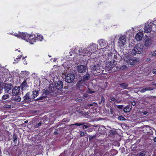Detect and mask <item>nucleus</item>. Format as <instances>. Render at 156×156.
<instances>
[{"label":"nucleus","mask_w":156,"mask_h":156,"mask_svg":"<svg viewBox=\"0 0 156 156\" xmlns=\"http://www.w3.org/2000/svg\"><path fill=\"white\" fill-rule=\"evenodd\" d=\"M28 122V121H27H27H25L24 122H25V123H27V122Z\"/></svg>","instance_id":"0e129e2a"},{"label":"nucleus","mask_w":156,"mask_h":156,"mask_svg":"<svg viewBox=\"0 0 156 156\" xmlns=\"http://www.w3.org/2000/svg\"><path fill=\"white\" fill-rule=\"evenodd\" d=\"M41 122H39L38 123L36 124L34 126V127L35 128H38L39 127L41 126Z\"/></svg>","instance_id":"e433bc0d"},{"label":"nucleus","mask_w":156,"mask_h":156,"mask_svg":"<svg viewBox=\"0 0 156 156\" xmlns=\"http://www.w3.org/2000/svg\"><path fill=\"white\" fill-rule=\"evenodd\" d=\"M84 133L82 131H80V136H84Z\"/></svg>","instance_id":"a18cd8bd"},{"label":"nucleus","mask_w":156,"mask_h":156,"mask_svg":"<svg viewBox=\"0 0 156 156\" xmlns=\"http://www.w3.org/2000/svg\"><path fill=\"white\" fill-rule=\"evenodd\" d=\"M142 113H143V115H147V111H144V112H142Z\"/></svg>","instance_id":"6e6d98bb"},{"label":"nucleus","mask_w":156,"mask_h":156,"mask_svg":"<svg viewBox=\"0 0 156 156\" xmlns=\"http://www.w3.org/2000/svg\"><path fill=\"white\" fill-rule=\"evenodd\" d=\"M55 88L53 85H50L47 90L43 91L42 94V97L45 98L47 97V95L49 94H53L55 93Z\"/></svg>","instance_id":"20e7f679"},{"label":"nucleus","mask_w":156,"mask_h":156,"mask_svg":"<svg viewBox=\"0 0 156 156\" xmlns=\"http://www.w3.org/2000/svg\"><path fill=\"white\" fill-rule=\"evenodd\" d=\"M87 92L88 93L90 94H92L94 92V91H92L90 90L87 91Z\"/></svg>","instance_id":"3c124183"},{"label":"nucleus","mask_w":156,"mask_h":156,"mask_svg":"<svg viewBox=\"0 0 156 156\" xmlns=\"http://www.w3.org/2000/svg\"><path fill=\"white\" fill-rule=\"evenodd\" d=\"M89 123H86L85 122H81L79 123H76L74 124H71L70 126H72L73 125H75L77 126H80L83 125V129H86L88 128L89 126H88V124Z\"/></svg>","instance_id":"9d476101"},{"label":"nucleus","mask_w":156,"mask_h":156,"mask_svg":"<svg viewBox=\"0 0 156 156\" xmlns=\"http://www.w3.org/2000/svg\"><path fill=\"white\" fill-rule=\"evenodd\" d=\"M118 43L121 47L125 45L126 44V36L123 35L120 37L119 39Z\"/></svg>","instance_id":"423d86ee"},{"label":"nucleus","mask_w":156,"mask_h":156,"mask_svg":"<svg viewBox=\"0 0 156 156\" xmlns=\"http://www.w3.org/2000/svg\"><path fill=\"white\" fill-rule=\"evenodd\" d=\"M127 67H126V66H125V65H124L123 66H122L121 68V69H126V68Z\"/></svg>","instance_id":"603ef678"},{"label":"nucleus","mask_w":156,"mask_h":156,"mask_svg":"<svg viewBox=\"0 0 156 156\" xmlns=\"http://www.w3.org/2000/svg\"><path fill=\"white\" fill-rule=\"evenodd\" d=\"M152 72L153 74H156V69H154L153 70Z\"/></svg>","instance_id":"864d4df0"},{"label":"nucleus","mask_w":156,"mask_h":156,"mask_svg":"<svg viewBox=\"0 0 156 156\" xmlns=\"http://www.w3.org/2000/svg\"><path fill=\"white\" fill-rule=\"evenodd\" d=\"M84 85L85 83L83 80L78 81L76 84L77 87H79V88H81V87L84 86Z\"/></svg>","instance_id":"5701e85b"},{"label":"nucleus","mask_w":156,"mask_h":156,"mask_svg":"<svg viewBox=\"0 0 156 156\" xmlns=\"http://www.w3.org/2000/svg\"><path fill=\"white\" fill-rule=\"evenodd\" d=\"M23 101L24 102H29L32 101L33 99L32 97H30V93H27L25 96L23 97Z\"/></svg>","instance_id":"1a4fd4ad"},{"label":"nucleus","mask_w":156,"mask_h":156,"mask_svg":"<svg viewBox=\"0 0 156 156\" xmlns=\"http://www.w3.org/2000/svg\"><path fill=\"white\" fill-rule=\"evenodd\" d=\"M123 105H118L117 106V108H118L121 109L123 107Z\"/></svg>","instance_id":"8fccbe9b"},{"label":"nucleus","mask_w":156,"mask_h":156,"mask_svg":"<svg viewBox=\"0 0 156 156\" xmlns=\"http://www.w3.org/2000/svg\"><path fill=\"white\" fill-rule=\"evenodd\" d=\"M55 88L58 90H61L63 88V83L61 81H58L55 84Z\"/></svg>","instance_id":"ddd939ff"},{"label":"nucleus","mask_w":156,"mask_h":156,"mask_svg":"<svg viewBox=\"0 0 156 156\" xmlns=\"http://www.w3.org/2000/svg\"><path fill=\"white\" fill-rule=\"evenodd\" d=\"M146 88H145L140 90V92L141 93H144L146 91Z\"/></svg>","instance_id":"49530a36"},{"label":"nucleus","mask_w":156,"mask_h":156,"mask_svg":"<svg viewBox=\"0 0 156 156\" xmlns=\"http://www.w3.org/2000/svg\"><path fill=\"white\" fill-rule=\"evenodd\" d=\"M58 133V132L57 131L55 132L54 133V134L55 135H56Z\"/></svg>","instance_id":"052dcab7"},{"label":"nucleus","mask_w":156,"mask_h":156,"mask_svg":"<svg viewBox=\"0 0 156 156\" xmlns=\"http://www.w3.org/2000/svg\"><path fill=\"white\" fill-rule=\"evenodd\" d=\"M119 85L122 88L124 89H127L128 87V84L125 83H123L120 84H119Z\"/></svg>","instance_id":"bb28decb"},{"label":"nucleus","mask_w":156,"mask_h":156,"mask_svg":"<svg viewBox=\"0 0 156 156\" xmlns=\"http://www.w3.org/2000/svg\"><path fill=\"white\" fill-rule=\"evenodd\" d=\"M86 69V66L83 65H80L77 67L78 72L80 73H83L85 72Z\"/></svg>","instance_id":"4468645a"},{"label":"nucleus","mask_w":156,"mask_h":156,"mask_svg":"<svg viewBox=\"0 0 156 156\" xmlns=\"http://www.w3.org/2000/svg\"><path fill=\"white\" fill-rule=\"evenodd\" d=\"M14 36H15L17 37H20V36H19V34H14Z\"/></svg>","instance_id":"4d7b16f0"},{"label":"nucleus","mask_w":156,"mask_h":156,"mask_svg":"<svg viewBox=\"0 0 156 156\" xmlns=\"http://www.w3.org/2000/svg\"><path fill=\"white\" fill-rule=\"evenodd\" d=\"M63 122H68L69 121V120L67 119L66 118H65L63 119Z\"/></svg>","instance_id":"09e8293b"},{"label":"nucleus","mask_w":156,"mask_h":156,"mask_svg":"<svg viewBox=\"0 0 156 156\" xmlns=\"http://www.w3.org/2000/svg\"><path fill=\"white\" fill-rule=\"evenodd\" d=\"M131 106L129 105H128L125 107L123 111L126 112H129L131 109Z\"/></svg>","instance_id":"a878e982"},{"label":"nucleus","mask_w":156,"mask_h":156,"mask_svg":"<svg viewBox=\"0 0 156 156\" xmlns=\"http://www.w3.org/2000/svg\"><path fill=\"white\" fill-rule=\"evenodd\" d=\"M14 96H12V98L13 100L16 101L17 102H20L21 101V98L20 96L17 95L15 96V97Z\"/></svg>","instance_id":"b1692460"},{"label":"nucleus","mask_w":156,"mask_h":156,"mask_svg":"<svg viewBox=\"0 0 156 156\" xmlns=\"http://www.w3.org/2000/svg\"><path fill=\"white\" fill-rule=\"evenodd\" d=\"M75 79L74 75L72 73L68 74L66 75L65 78V81L68 83L73 82Z\"/></svg>","instance_id":"39448f33"},{"label":"nucleus","mask_w":156,"mask_h":156,"mask_svg":"<svg viewBox=\"0 0 156 156\" xmlns=\"http://www.w3.org/2000/svg\"><path fill=\"white\" fill-rule=\"evenodd\" d=\"M152 43V41L151 38H147L145 41L144 45L146 47L149 46L151 45Z\"/></svg>","instance_id":"aec40b11"},{"label":"nucleus","mask_w":156,"mask_h":156,"mask_svg":"<svg viewBox=\"0 0 156 156\" xmlns=\"http://www.w3.org/2000/svg\"><path fill=\"white\" fill-rule=\"evenodd\" d=\"M115 131L113 130H111L110 131V133L111 135H113L115 134Z\"/></svg>","instance_id":"4c0bfd02"},{"label":"nucleus","mask_w":156,"mask_h":156,"mask_svg":"<svg viewBox=\"0 0 156 156\" xmlns=\"http://www.w3.org/2000/svg\"><path fill=\"white\" fill-rule=\"evenodd\" d=\"M19 36L20 37L29 42L31 44H33V42H36L35 39L33 37V35L21 33L19 34Z\"/></svg>","instance_id":"f03ea898"},{"label":"nucleus","mask_w":156,"mask_h":156,"mask_svg":"<svg viewBox=\"0 0 156 156\" xmlns=\"http://www.w3.org/2000/svg\"><path fill=\"white\" fill-rule=\"evenodd\" d=\"M116 62L115 60L112 61L108 63L106 65V67L108 69V70L109 71L111 70L112 68L116 65Z\"/></svg>","instance_id":"0eeeda50"},{"label":"nucleus","mask_w":156,"mask_h":156,"mask_svg":"<svg viewBox=\"0 0 156 156\" xmlns=\"http://www.w3.org/2000/svg\"><path fill=\"white\" fill-rule=\"evenodd\" d=\"M9 97V95L8 94H6L3 95L2 97V99L3 100H5L7 99Z\"/></svg>","instance_id":"473e14b6"},{"label":"nucleus","mask_w":156,"mask_h":156,"mask_svg":"<svg viewBox=\"0 0 156 156\" xmlns=\"http://www.w3.org/2000/svg\"><path fill=\"white\" fill-rule=\"evenodd\" d=\"M146 88V91L148 90H154L153 88H152L150 87H148L147 88Z\"/></svg>","instance_id":"c03bdc74"},{"label":"nucleus","mask_w":156,"mask_h":156,"mask_svg":"<svg viewBox=\"0 0 156 156\" xmlns=\"http://www.w3.org/2000/svg\"><path fill=\"white\" fill-rule=\"evenodd\" d=\"M152 84H153V85H155V86H156V83H155L153 82V83H152Z\"/></svg>","instance_id":"680f3d73"},{"label":"nucleus","mask_w":156,"mask_h":156,"mask_svg":"<svg viewBox=\"0 0 156 156\" xmlns=\"http://www.w3.org/2000/svg\"><path fill=\"white\" fill-rule=\"evenodd\" d=\"M37 38L38 39H39V40L40 41H41L43 39V36H42L41 35H39V36L37 35Z\"/></svg>","instance_id":"ea45409f"},{"label":"nucleus","mask_w":156,"mask_h":156,"mask_svg":"<svg viewBox=\"0 0 156 156\" xmlns=\"http://www.w3.org/2000/svg\"><path fill=\"white\" fill-rule=\"evenodd\" d=\"M21 88L22 90H25L27 86V84L26 81H24L21 83Z\"/></svg>","instance_id":"393cba45"},{"label":"nucleus","mask_w":156,"mask_h":156,"mask_svg":"<svg viewBox=\"0 0 156 156\" xmlns=\"http://www.w3.org/2000/svg\"><path fill=\"white\" fill-rule=\"evenodd\" d=\"M81 53L80 55H82V54H86L87 55H90L92 54V52L90 51H89L88 50V47L86 48H84L82 50V48H81Z\"/></svg>","instance_id":"dca6fc26"},{"label":"nucleus","mask_w":156,"mask_h":156,"mask_svg":"<svg viewBox=\"0 0 156 156\" xmlns=\"http://www.w3.org/2000/svg\"><path fill=\"white\" fill-rule=\"evenodd\" d=\"M4 88L5 91L6 92L8 93L9 90H11L12 88V86L10 84H5L4 86Z\"/></svg>","instance_id":"2eb2a0df"},{"label":"nucleus","mask_w":156,"mask_h":156,"mask_svg":"<svg viewBox=\"0 0 156 156\" xmlns=\"http://www.w3.org/2000/svg\"><path fill=\"white\" fill-rule=\"evenodd\" d=\"M104 129L102 127H99L98 128V132L97 133L99 134V136L100 135L103 134L104 133Z\"/></svg>","instance_id":"cd10ccee"},{"label":"nucleus","mask_w":156,"mask_h":156,"mask_svg":"<svg viewBox=\"0 0 156 156\" xmlns=\"http://www.w3.org/2000/svg\"><path fill=\"white\" fill-rule=\"evenodd\" d=\"M131 104L133 106H135L136 105V103L134 101L132 102Z\"/></svg>","instance_id":"13d9d810"},{"label":"nucleus","mask_w":156,"mask_h":156,"mask_svg":"<svg viewBox=\"0 0 156 156\" xmlns=\"http://www.w3.org/2000/svg\"><path fill=\"white\" fill-rule=\"evenodd\" d=\"M97 45L94 43H92L90 44V45L88 47V50L89 51H90L92 52V51L93 52L95 50L97 47Z\"/></svg>","instance_id":"f8f14e48"},{"label":"nucleus","mask_w":156,"mask_h":156,"mask_svg":"<svg viewBox=\"0 0 156 156\" xmlns=\"http://www.w3.org/2000/svg\"><path fill=\"white\" fill-rule=\"evenodd\" d=\"M13 139V142L14 143H15V144H17V140L16 137H14Z\"/></svg>","instance_id":"a19ab883"},{"label":"nucleus","mask_w":156,"mask_h":156,"mask_svg":"<svg viewBox=\"0 0 156 156\" xmlns=\"http://www.w3.org/2000/svg\"><path fill=\"white\" fill-rule=\"evenodd\" d=\"M81 97L82 99V100L83 99L84 100H87L89 98L88 95L87 94H84Z\"/></svg>","instance_id":"2f4dec72"},{"label":"nucleus","mask_w":156,"mask_h":156,"mask_svg":"<svg viewBox=\"0 0 156 156\" xmlns=\"http://www.w3.org/2000/svg\"><path fill=\"white\" fill-rule=\"evenodd\" d=\"M101 103H102V102H101V101H100L99 102V104H101Z\"/></svg>","instance_id":"69168bd1"},{"label":"nucleus","mask_w":156,"mask_h":156,"mask_svg":"<svg viewBox=\"0 0 156 156\" xmlns=\"http://www.w3.org/2000/svg\"><path fill=\"white\" fill-rule=\"evenodd\" d=\"M21 56H22L20 55V56L19 57H18V58H19V59H20V58H21Z\"/></svg>","instance_id":"774afa93"},{"label":"nucleus","mask_w":156,"mask_h":156,"mask_svg":"<svg viewBox=\"0 0 156 156\" xmlns=\"http://www.w3.org/2000/svg\"><path fill=\"white\" fill-rule=\"evenodd\" d=\"M150 60V59L149 58H147V60L149 61Z\"/></svg>","instance_id":"338daca9"},{"label":"nucleus","mask_w":156,"mask_h":156,"mask_svg":"<svg viewBox=\"0 0 156 156\" xmlns=\"http://www.w3.org/2000/svg\"><path fill=\"white\" fill-rule=\"evenodd\" d=\"M100 65L97 64L92 66L91 68L93 71H96L98 73H100Z\"/></svg>","instance_id":"a211bd4d"},{"label":"nucleus","mask_w":156,"mask_h":156,"mask_svg":"<svg viewBox=\"0 0 156 156\" xmlns=\"http://www.w3.org/2000/svg\"><path fill=\"white\" fill-rule=\"evenodd\" d=\"M143 36V34L142 32H140L137 33L136 36V39L137 41L141 40Z\"/></svg>","instance_id":"f3484780"},{"label":"nucleus","mask_w":156,"mask_h":156,"mask_svg":"<svg viewBox=\"0 0 156 156\" xmlns=\"http://www.w3.org/2000/svg\"><path fill=\"white\" fill-rule=\"evenodd\" d=\"M38 94V92L37 91H34L33 92V94L32 95V96H33L32 98L33 99H34V98L36 97Z\"/></svg>","instance_id":"c756f323"},{"label":"nucleus","mask_w":156,"mask_h":156,"mask_svg":"<svg viewBox=\"0 0 156 156\" xmlns=\"http://www.w3.org/2000/svg\"><path fill=\"white\" fill-rule=\"evenodd\" d=\"M90 78V75L89 73H87L83 77V80H87Z\"/></svg>","instance_id":"c85d7f7f"},{"label":"nucleus","mask_w":156,"mask_h":156,"mask_svg":"<svg viewBox=\"0 0 156 156\" xmlns=\"http://www.w3.org/2000/svg\"><path fill=\"white\" fill-rule=\"evenodd\" d=\"M3 107L5 108H11L12 106L11 105L5 104L4 105Z\"/></svg>","instance_id":"f704fd0d"},{"label":"nucleus","mask_w":156,"mask_h":156,"mask_svg":"<svg viewBox=\"0 0 156 156\" xmlns=\"http://www.w3.org/2000/svg\"><path fill=\"white\" fill-rule=\"evenodd\" d=\"M154 142H156V137H155V138L154 139Z\"/></svg>","instance_id":"e2e57ef3"},{"label":"nucleus","mask_w":156,"mask_h":156,"mask_svg":"<svg viewBox=\"0 0 156 156\" xmlns=\"http://www.w3.org/2000/svg\"><path fill=\"white\" fill-rule=\"evenodd\" d=\"M98 42L99 45L101 47L106 46L107 44L106 41L103 39H100L98 41Z\"/></svg>","instance_id":"4be33fe9"},{"label":"nucleus","mask_w":156,"mask_h":156,"mask_svg":"<svg viewBox=\"0 0 156 156\" xmlns=\"http://www.w3.org/2000/svg\"><path fill=\"white\" fill-rule=\"evenodd\" d=\"M144 46L143 44L139 43L137 44L131 51V54L135 55L136 54L142 53L143 51Z\"/></svg>","instance_id":"7ed1b4c3"},{"label":"nucleus","mask_w":156,"mask_h":156,"mask_svg":"<svg viewBox=\"0 0 156 156\" xmlns=\"http://www.w3.org/2000/svg\"><path fill=\"white\" fill-rule=\"evenodd\" d=\"M99 136V134L98 133H96L93 136H89V140H92L93 139L95 138L97 136Z\"/></svg>","instance_id":"7c9ffc66"},{"label":"nucleus","mask_w":156,"mask_h":156,"mask_svg":"<svg viewBox=\"0 0 156 156\" xmlns=\"http://www.w3.org/2000/svg\"><path fill=\"white\" fill-rule=\"evenodd\" d=\"M116 100V99L114 98V97H110V101L111 102L112 101H115Z\"/></svg>","instance_id":"37998d69"},{"label":"nucleus","mask_w":156,"mask_h":156,"mask_svg":"<svg viewBox=\"0 0 156 156\" xmlns=\"http://www.w3.org/2000/svg\"><path fill=\"white\" fill-rule=\"evenodd\" d=\"M118 119L121 120H123L125 119V118L122 116H120L119 117Z\"/></svg>","instance_id":"79ce46f5"},{"label":"nucleus","mask_w":156,"mask_h":156,"mask_svg":"<svg viewBox=\"0 0 156 156\" xmlns=\"http://www.w3.org/2000/svg\"><path fill=\"white\" fill-rule=\"evenodd\" d=\"M101 102H105V99L104 97H102L101 98Z\"/></svg>","instance_id":"5fc2aeb1"},{"label":"nucleus","mask_w":156,"mask_h":156,"mask_svg":"<svg viewBox=\"0 0 156 156\" xmlns=\"http://www.w3.org/2000/svg\"><path fill=\"white\" fill-rule=\"evenodd\" d=\"M123 58L124 62L131 65H134L139 61V58L132 57L129 55H125Z\"/></svg>","instance_id":"f257e3e1"},{"label":"nucleus","mask_w":156,"mask_h":156,"mask_svg":"<svg viewBox=\"0 0 156 156\" xmlns=\"http://www.w3.org/2000/svg\"><path fill=\"white\" fill-rule=\"evenodd\" d=\"M150 55L152 56H156V51L151 52L150 54Z\"/></svg>","instance_id":"72a5a7b5"},{"label":"nucleus","mask_w":156,"mask_h":156,"mask_svg":"<svg viewBox=\"0 0 156 156\" xmlns=\"http://www.w3.org/2000/svg\"><path fill=\"white\" fill-rule=\"evenodd\" d=\"M82 99L81 98V97H80L77 98L76 99V101L77 102H80L82 101Z\"/></svg>","instance_id":"58836bf2"},{"label":"nucleus","mask_w":156,"mask_h":156,"mask_svg":"<svg viewBox=\"0 0 156 156\" xmlns=\"http://www.w3.org/2000/svg\"><path fill=\"white\" fill-rule=\"evenodd\" d=\"M152 30L151 25H150L147 23H145L144 28V32L145 33H149Z\"/></svg>","instance_id":"9b49d317"},{"label":"nucleus","mask_w":156,"mask_h":156,"mask_svg":"<svg viewBox=\"0 0 156 156\" xmlns=\"http://www.w3.org/2000/svg\"><path fill=\"white\" fill-rule=\"evenodd\" d=\"M152 24H153V25L154 26V27L156 28V20H154L152 23Z\"/></svg>","instance_id":"de8ad7c7"},{"label":"nucleus","mask_w":156,"mask_h":156,"mask_svg":"<svg viewBox=\"0 0 156 156\" xmlns=\"http://www.w3.org/2000/svg\"><path fill=\"white\" fill-rule=\"evenodd\" d=\"M72 51L73 53L79 54L80 55V53H81V49H80L78 47H75L72 48Z\"/></svg>","instance_id":"412c9836"},{"label":"nucleus","mask_w":156,"mask_h":156,"mask_svg":"<svg viewBox=\"0 0 156 156\" xmlns=\"http://www.w3.org/2000/svg\"><path fill=\"white\" fill-rule=\"evenodd\" d=\"M20 86H16L14 87L12 90V96H15L18 95L20 93Z\"/></svg>","instance_id":"6e6552de"},{"label":"nucleus","mask_w":156,"mask_h":156,"mask_svg":"<svg viewBox=\"0 0 156 156\" xmlns=\"http://www.w3.org/2000/svg\"><path fill=\"white\" fill-rule=\"evenodd\" d=\"M115 101L117 103H120L121 102V101H119L117 100H116Z\"/></svg>","instance_id":"bf43d9fd"},{"label":"nucleus","mask_w":156,"mask_h":156,"mask_svg":"<svg viewBox=\"0 0 156 156\" xmlns=\"http://www.w3.org/2000/svg\"><path fill=\"white\" fill-rule=\"evenodd\" d=\"M113 55V54L112 55V53L110 52L109 53L108 52V56L107 57V58L109 59L112 58V57ZM119 56V55L118 53L116 52L113 55V58L115 59H117L118 58V56Z\"/></svg>","instance_id":"6ab92c4d"},{"label":"nucleus","mask_w":156,"mask_h":156,"mask_svg":"<svg viewBox=\"0 0 156 156\" xmlns=\"http://www.w3.org/2000/svg\"><path fill=\"white\" fill-rule=\"evenodd\" d=\"M145 152L144 151H142L139 153V155L140 156H144L145 155Z\"/></svg>","instance_id":"c9c22d12"}]
</instances>
